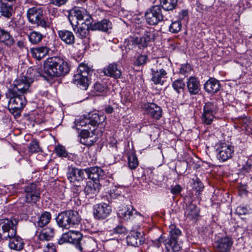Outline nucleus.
Returning <instances> with one entry per match:
<instances>
[{"instance_id":"obj_3","label":"nucleus","mask_w":252,"mask_h":252,"mask_svg":"<svg viewBox=\"0 0 252 252\" xmlns=\"http://www.w3.org/2000/svg\"><path fill=\"white\" fill-rule=\"evenodd\" d=\"M155 32L153 29L147 28L144 30L140 37L129 36L125 41L126 47L133 49L137 47L139 49H144L150 46L155 39Z\"/></svg>"},{"instance_id":"obj_60","label":"nucleus","mask_w":252,"mask_h":252,"mask_svg":"<svg viewBox=\"0 0 252 252\" xmlns=\"http://www.w3.org/2000/svg\"><path fill=\"white\" fill-rule=\"evenodd\" d=\"M49 3L56 6H61L66 3L68 0H48Z\"/></svg>"},{"instance_id":"obj_37","label":"nucleus","mask_w":252,"mask_h":252,"mask_svg":"<svg viewBox=\"0 0 252 252\" xmlns=\"http://www.w3.org/2000/svg\"><path fill=\"white\" fill-rule=\"evenodd\" d=\"M0 42L3 43L6 46H11L14 44V40L8 32L0 29Z\"/></svg>"},{"instance_id":"obj_8","label":"nucleus","mask_w":252,"mask_h":252,"mask_svg":"<svg viewBox=\"0 0 252 252\" xmlns=\"http://www.w3.org/2000/svg\"><path fill=\"white\" fill-rule=\"evenodd\" d=\"M43 17V9L41 7H32L29 8L27 12V17L30 23L46 28L47 24Z\"/></svg>"},{"instance_id":"obj_7","label":"nucleus","mask_w":252,"mask_h":252,"mask_svg":"<svg viewBox=\"0 0 252 252\" xmlns=\"http://www.w3.org/2000/svg\"><path fill=\"white\" fill-rule=\"evenodd\" d=\"M32 82V79L28 76H23L16 80L11 88L7 90L9 92V95L18 94L25 95L26 94L31 92L30 87Z\"/></svg>"},{"instance_id":"obj_15","label":"nucleus","mask_w":252,"mask_h":252,"mask_svg":"<svg viewBox=\"0 0 252 252\" xmlns=\"http://www.w3.org/2000/svg\"><path fill=\"white\" fill-rule=\"evenodd\" d=\"M82 234L78 231L69 230L63 233L58 240L59 244L69 243L74 245L76 249L78 245Z\"/></svg>"},{"instance_id":"obj_28","label":"nucleus","mask_w":252,"mask_h":252,"mask_svg":"<svg viewBox=\"0 0 252 252\" xmlns=\"http://www.w3.org/2000/svg\"><path fill=\"white\" fill-rule=\"evenodd\" d=\"M142 235L139 232L133 231L126 237V241L128 245L138 247L144 242Z\"/></svg>"},{"instance_id":"obj_35","label":"nucleus","mask_w":252,"mask_h":252,"mask_svg":"<svg viewBox=\"0 0 252 252\" xmlns=\"http://www.w3.org/2000/svg\"><path fill=\"white\" fill-rule=\"evenodd\" d=\"M185 215L189 220L196 219L199 216V209L196 205L190 203L187 206Z\"/></svg>"},{"instance_id":"obj_52","label":"nucleus","mask_w":252,"mask_h":252,"mask_svg":"<svg viewBox=\"0 0 252 252\" xmlns=\"http://www.w3.org/2000/svg\"><path fill=\"white\" fill-rule=\"evenodd\" d=\"M94 89L96 92L102 93L103 94H105L107 91L106 86L98 82L95 83L94 85Z\"/></svg>"},{"instance_id":"obj_30","label":"nucleus","mask_w":252,"mask_h":252,"mask_svg":"<svg viewBox=\"0 0 252 252\" xmlns=\"http://www.w3.org/2000/svg\"><path fill=\"white\" fill-rule=\"evenodd\" d=\"M252 160L248 157L240 155L237 160L238 166L240 170L244 173L249 172L252 169Z\"/></svg>"},{"instance_id":"obj_2","label":"nucleus","mask_w":252,"mask_h":252,"mask_svg":"<svg viewBox=\"0 0 252 252\" xmlns=\"http://www.w3.org/2000/svg\"><path fill=\"white\" fill-rule=\"evenodd\" d=\"M69 71L68 63L63 59L54 56L44 62L43 76L50 78L64 76Z\"/></svg>"},{"instance_id":"obj_5","label":"nucleus","mask_w":252,"mask_h":252,"mask_svg":"<svg viewBox=\"0 0 252 252\" xmlns=\"http://www.w3.org/2000/svg\"><path fill=\"white\" fill-rule=\"evenodd\" d=\"M169 228V236L164 241L166 251L168 252H178L182 248V241L180 239L181 231L174 224H171Z\"/></svg>"},{"instance_id":"obj_31","label":"nucleus","mask_w":252,"mask_h":252,"mask_svg":"<svg viewBox=\"0 0 252 252\" xmlns=\"http://www.w3.org/2000/svg\"><path fill=\"white\" fill-rule=\"evenodd\" d=\"M60 38L66 44L73 45L75 43V36L72 32L67 30H62L58 32Z\"/></svg>"},{"instance_id":"obj_40","label":"nucleus","mask_w":252,"mask_h":252,"mask_svg":"<svg viewBox=\"0 0 252 252\" xmlns=\"http://www.w3.org/2000/svg\"><path fill=\"white\" fill-rule=\"evenodd\" d=\"M14 12L13 6L7 3H2L0 7L1 15L7 18H9Z\"/></svg>"},{"instance_id":"obj_43","label":"nucleus","mask_w":252,"mask_h":252,"mask_svg":"<svg viewBox=\"0 0 252 252\" xmlns=\"http://www.w3.org/2000/svg\"><path fill=\"white\" fill-rule=\"evenodd\" d=\"M89 122V119L87 117H80L78 119L75 120V124L76 127V129L78 130L80 129L81 127L83 126L87 127L88 126L89 128L90 126Z\"/></svg>"},{"instance_id":"obj_13","label":"nucleus","mask_w":252,"mask_h":252,"mask_svg":"<svg viewBox=\"0 0 252 252\" xmlns=\"http://www.w3.org/2000/svg\"><path fill=\"white\" fill-rule=\"evenodd\" d=\"M97 247V243L95 239L82 235L76 249L80 252H93Z\"/></svg>"},{"instance_id":"obj_49","label":"nucleus","mask_w":252,"mask_h":252,"mask_svg":"<svg viewBox=\"0 0 252 252\" xmlns=\"http://www.w3.org/2000/svg\"><path fill=\"white\" fill-rule=\"evenodd\" d=\"M55 151L59 157L66 158L68 156V153L65 148L61 145H58L55 147Z\"/></svg>"},{"instance_id":"obj_46","label":"nucleus","mask_w":252,"mask_h":252,"mask_svg":"<svg viewBox=\"0 0 252 252\" xmlns=\"http://www.w3.org/2000/svg\"><path fill=\"white\" fill-rule=\"evenodd\" d=\"M78 71L79 73L76 75H83V76H88L92 72V70L87 65L82 63L79 65Z\"/></svg>"},{"instance_id":"obj_45","label":"nucleus","mask_w":252,"mask_h":252,"mask_svg":"<svg viewBox=\"0 0 252 252\" xmlns=\"http://www.w3.org/2000/svg\"><path fill=\"white\" fill-rule=\"evenodd\" d=\"M182 28V24L180 21H173L169 26V32L173 33H178Z\"/></svg>"},{"instance_id":"obj_29","label":"nucleus","mask_w":252,"mask_h":252,"mask_svg":"<svg viewBox=\"0 0 252 252\" xmlns=\"http://www.w3.org/2000/svg\"><path fill=\"white\" fill-rule=\"evenodd\" d=\"M188 91L191 95L198 94L200 90V84L198 79L196 77H190L187 82Z\"/></svg>"},{"instance_id":"obj_44","label":"nucleus","mask_w":252,"mask_h":252,"mask_svg":"<svg viewBox=\"0 0 252 252\" xmlns=\"http://www.w3.org/2000/svg\"><path fill=\"white\" fill-rule=\"evenodd\" d=\"M172 87L178 94H180L184 91L185 84L182 79H177L173 82Z\"/></svg>"},{"instance_id":"obj_32","label":"nucleus","mask_w":252,"mask_h":252,"mask_svg":"<svg viewBox=\"0 0 252 252\" xmlns=\"http://www.w3.org/2000/svg\"><path fill=\"white\" fill-rule=\"evenodd\" d=\"M112 28L111 23L107 19H103L100 22L94 23L91 26L92 30H98L102 32L108 31Z\"/></svg>"},{"instance_id":"obj_56","label":"nucleus","mask_w":252,"mask_h":252,"mask_svg":"<svg viewBox=\"0 0 252 252\" xmlns=\"http://www.w3.org/2000/svg\"><path fill=\"white\" fill-rule=\"evenodd\" d=\"M193 188L196 189L198 194L203 189L204 186L198 178L193 181Z\"/></svg>"},{"instance_id":"obj_48","label":"nucleus","mask_w":252,"mask_h":252,"mask_svg":"<svg viewBox=\"0 0 252 252\" xmlns=\"http://www.w3.org/2000/svg\"><path fill=\"white\" fill-rule=\"evenodd\" d=\"M29 151L31 153H39L42 151L37 140H33L31 141L29 146Z\"/></svg>"},{"instance_id":"obj_19","label":"nucleus","mask_w":252,"mask_h":252,"mask_svg":"<svg viewBox=\"0 0 252 252\" xmlns=\"http://www.w3.org/2000/svg\"><path fill=\"white\" fill-rule=\"evenodd\" d=\"M167 68L151 69V81L155 85H163L167 78Z\"/></svg>"},{"instance_id":"obj_51","label":"nucleus","mask_w":252,"mask_h":252,"mask_svg":"<svg viewBox=\"0 0 252 252\" xmlns=\"http://www.w3.org/2000/svg\"><path fill=\"white\" fill-rule=\"evenodd\" d=\"M147 56L144 55H140L137 56L134 62V65L139 66L145 64L147 63Z\"/></svg>"},{"instance_id":"obj_4","label":"nucleus","mask_w":252,"mask_h":252,"mask_svg":"<svg viewBox=\"0 0 252 252\" xmlns=\"http://www.w3.org/2000/svg\"><path fill=\"white\" fill-rule=\"evenodd\" d=\"M80 220L78 212L73 210L61 212L56 218L58 226L66 229L74 227L80 222Z\"/></svg>"},{"instance_id":"obj_34","label":"nucleus","mask_w":252,"mask_h":252,"mask_svg":"<svg viewBox=\"0 0 252 252\" xmlns=\"http://www.w3.org/2000/svg\"><path fill=\"white\" fill-rule=\"evenodd\" d=\"M49 49L46 46H41L31 49V53L33 57L37 60H40L49 53Z\"/></svg>"},{"instance_id":"obj_59","label":"nucleus","mask_w":252,"mask_h":252,"mask_svg":"<svg viewBox=\"0 0 252 252\" xmlns=\"http://www.w3.org/2000/svg\"><path fill=\"white\" fill-rule=\"evenodd\" d=\"M113 232L116 234H125L126 232V229L122 225L119 224L114 228Z\"/></svg>"},{"instance_id":"obj_1","label":"nucleus","mask_w":252,"mask_h":252,"mask_svg":"<svg viewBox=\"0 0 252 252\" xmlns=\"http://www.w3.org/2000/svg\"><path fill=\"white\" fill-rule=\"evenodd\" d=\"M18 220L11 217L0 219V239L9 240L8 247L11 250L20 251L24 248V243L21 238L17 235V225Z\"/></svg>"},{"instance_id":"obj_57","label":"nucleus","mask_w":252,"mask_h":252,"mask_svg":"<svg viewBox=\"0 0 252 252\" xmlns=\"http://www.w3.org/2000/svg\"><path fill=\"white\" fill-rule=\"evenodd\" d=\"M236 211L239 216L247 215L249 213V210L246 206H239L236 208Z\"/></svg>"},{"instance_id":"obj_25","label":"nucleus","mask_w":252,"mask_h":252,"mask_svg":"<svg viewBox=\"0 0 252 252\" xmlns=\"http://www.w3.org/2000/svg\"><path fill=\"white\" fill-rule=\"evenodd\" d=\"M220 82L214 78H210L204 85L205 91L211 94L217 93L220 90Z\"/></svg>"},{"instance_id":"obj_39","label":"nucleus","mask_w":252,"mask_h":252,"mask_svg":"<svg viewBox=\"0 0 252 252\" xmlns=\"http://www.w3.org/2000/svg\"><path fill=\"white\" fill-rule=\"evenodd\" d=\"M51 219V215L48 212H44L38 218L36 222L37 226L42 228L49 223Z\"/></svg>"},{"instance_id":"obj_54","label":"nucleus","mask_w":252,"mask_h":252,"mask_svg":"<svg viewBox=\"0 0 252 252\" xmlns=\"http://www.w3.org/2000/svg\"><path fill=\"white\" fill-rule=\"evenodd\" d=\"M191 68L189 64H182L180 69V73L187 76L191 71Z\"/></svg>"},{"instance_id":"obj_21","label":"nucleus","mask_w":252,"mask_h":252,"mask_svg":"<svg viewBox=\"0 0 252 252\" xmlns=\"http://www.w3.org/2000/svg\"><path fill=\"white\" fill-rule=\"evenodd\" d=\"M233 244V241L228 236L222 237L214 243L215 248L220 252H228Z\"/></svg>"},{"instance_id":"obj_33","label":"nucleus","mask_w":252,"mask_h":252,"mask_svg":"<svg viewBox=\"0 0 252 252\" xmlns=\"http://www.w3.org/2000/svg\"><path fill=\"white\" fill-rule=\"evenodd\" d=\"M73 81L78 87L83 90H86L89 85L88 76L83 75H74Z\"/></svg>"},{"instance_id":"obj_12","label":"nucleus","mask_w":252,"mask_h":252,"mask_svg":"<svg viewBox=\"0 0 252 252\" xmlns=\"http://www.w3.org/2000/svg\"><path fill=\"white\" fill-rule=\"evenodd\" d=\"M141 108L145 115L157 120H159L162 116L161 108L155 103H143L141 105Z\"/></svg>"},{"instance_id":"obj_23","label":"nucleus","mask_w":252,"mask_h":252,"mask_svg":"<svg viewBox=\"0 0 252 252\" xmlns=\"http://www.w3.org/2000/svg\"><path fill=\"white\" fill-rule=\"evenodd\" d=\"M100 186L99 182L89 181L84 189L86 197L88 199L94 198L98 193Z\"/></svg>"},{"instance_id":"obj_11","label":"nucleus","mask_w":252,"mask_h":252,"mask_svg":"<svg viewBox=\"0 0 252 252\" xmlns=\"http://www.w3.org/2000/svg\"><path fill=\"white\" fill-rule=\"evenodd\" d=\"M118 216L127 221H132L141 218V215L131 206H120L118 211Z\"/></svg>"},{"instance_id":"obj_27","label":"nucleus","mask_w":252,"mask_h":252,"mask_svg":"<svg viewBox=\"0 0 252 252\" xmlns=\"http://www.w3.org/2000/svg\"><path fill=\"white\" fill-rule=\"evenodd\" d=\"M236 128L240 127L242 130H246L250 132L252 130V120L248 117H239L234 122Z\"/></svg>"},{"instance_id":"obj_17","label":"nucleus","mask_w":252,"mask_h":252,"mask_svg":"<svg viewBox=\"0 0 252 252\" xmlns=\"http://www.w3.org/2000/svg\"><path fill=\"white\" fill-rule=\"evenodd\" d=\"M68 20L72 26V23H75V21H84L83 22H91V17L87 13V11L83 8H75L68 15Z\"/></svg>"},{"instance_id":"obj_24","label":"nucleus","mask_w":252,"mask_h":252,"mask_svg":"<svg viewBox=\"0 0 252 252\" xmlns=\"http://www.w3.org/2000/svg\"><path fill=\"white\" fill-rule=\"evenodd\" d=\"M67 176L70 182L73 183L82 181L85 178V170L70 167L68 168Z\"/></svg>"},{"instance_id":"obj_36","label":"nucleus","mask_w":252,"mask_h":252,"mask_svg":"<svg viewBox=\"0 0 252 252\" xmlns=\"http://www.w3.org/2000/svg\"><path fill=\"white\" fill-rule=\"evenodd\" d=\"M54 228L47 227L41 231L38 235V238L41 241H49L54 236Z\"/></svg>"},{"instance_id":"obj_26","label":"nucleus","mask_w":252,"mask_h":252,"mask_svg":"<svg viewBox=\"0 0 252 252\" xmlns=\"http://www.w3.org/2000/svg\"><path fill=\"white\" fill-rule=\"evenodd\" d=\"M85 172L87 177L91 179L90 181H94L98 182L100 178L104 176V171L98 167H92L85 169Z\"/></svg>"},{"instance_id":"obj_41","label":"nucleus","mask_w":252,"mask_h":252,"mask_svg":"<svg viewBox=\"0 0 252 252\" xmlns=\"http://www.w3.org/2000/svg\"><path fill=\"white\" fill-rule=\"evenodd\" d=\"M178 0H160V6L165 11H171L175 8Z\"/></svg>"},{"instance_id":"obj_62","label":"nucleus","mask_w":252,"mask_h":252,"mask_svg":"<svg viewBox=\"0 0 252 252\" xmlns=\"http://www.w3.org/2000/svg\"><path fill=\"white\" fill-rule=\"evenodd\" d=\"M89 117L88 119H89V124L91 126H92L93 123L96 121V120L98 119V117H99V115L96 113H89L88 114Z\"/></svg>"},{"instance_id":"obj_42","label":"nucleus","mask_w":252,"mask_h":252,"mask_svg":"<svg viewBox=\"0 0 252 252\" xmlns=\"http://www.w3.org/2000/svg\"><path fill=\"white\" fill-rule=\"evenodd\" d=\"M44 36L40 32L36 31H32L28 35L30 42L33 44L39 43L43 38Z\"/></svg>"},{"instance_id":"obj_6","label":"nucleus","mask_w":252,"mask_h":252,"mask_svg":"<svg viewBox=\"0 0 252 252\" xmlns=\"http://www.w3.org/2000/svg\"><path fill=\"white\" fill-rule=\"evenodd\" d=\"M6 96L9 99L8 108L15 117L21 116V112L27 103L25 95L20 94H13L9 95V92L6 93Z\"/></svg>"},{"instance_id":"obj_50","label":"nucleus","mask_w":252,"mask_h":252,"mask_svg":"<svg viewBox=\"0 0 252 252\" xmlns=\"http://www.w3.org/2000/svg\"><path fill=\"white\" fill-rule=\"evenodd\" d=\"M121 189L120 188H114L110 191V196L112 198L116 199L119 198L121 199H124V196L121 195L122 192Z\"/></svg>"},{"instance_id":"obj_18","label":"nucleus","mask_w":252,"mask_h":252,"mask_svg":"<svg viewBox=\"0 0 252 252\" xmlns=\"http://www.w3.org/2000/svg\"><path fill=\"white\" fill-rule=\"evenodd\" d=\"M111 212V207L105 203L96 204L93 208V215L96 220L105 219L110 215Z\"/></svg>"},{"instance_id":"obj_38","label":"nucleus","mask_w":252,"mask_h":252,"mask_svg":"<svg viewBox=\"0 0 252 252\" xmlns=\"http://www.w3.org/2000/svg\"><path fill=\"white\" fill-rule=\"evenodd\" d=\"M90 132L88 129H82L80 132V142L85 145L91 146L95 141L92 139V137L90 136Z\"/></svg>"},{"instance_id":"obj_63","label":"nucleus","mask_w":252,"mask_h":252,"mask_svg":"<svg viewBox=\"0 0 252 252\" xmlns=\"http://www.w3.org/2000/svg\"><path fill=\"white\" fill-rule=\"evenodd\" d=\"M105 112L106 113H108V114H111L114 111V108L113 107L109 105V106H106L105 108V110H104Z\"/></svg>"},{"instance_id":"obj_55","label":"nucleus","mask_w":252,"mask_h":252,"mask_svg":"<svg viewBox=\"0 0 252 252\" xmlns=\"http://www.w3.org/2000/svg\"><path fill=\"white\" fill-rule=\"evenodd\" d=\"M121 97L122 101L123 103L126 104L131 100L132 96L128 92L124 91L121 94Z\"/></svg>"},{"instance_id":"obj_22","label":"nucleus","mask_w":252,"mask_h":252,"mask_svg":"<svg viewBox=\"0 0 252 252\" xmlns=\"http://www.w3.org/2000/svg\"><path fill=\"white\" fill-rule=\"evenodd\" d=\"M104 75L115 79L120 78L122 75L121 68L116 63H109L103 69Z\"/></svg>"},{"instance_id":"obj_10","label":"nucleus","mask_w":252,"mask_h":252,"mask_svg":"<svg viewBox=\"0 0 252 252\" xmlns=\"http://www.w3.org/2000/svg\"><path fill=\"white\" fill-rule=\"evenodd\" d=\"M218 110V108L216 103L212 102H206L204 106L201 115L202 122L206 125L211 124Z\"/></svg>"},{"instance_id":"obj_20","label":"nucleus","mask_w":252,"mask_h":252,"mask_svg":"<svg viewBox=\"0 0 252 252\" xmlns=\"http://www.w3.org/2000/svg\"><path fill=\"white\" fill-rule=\"evenodd\" d=\"M91 23V22H82L79 27H78L79 23L77 21H75V23H72V27L73 31L78 37L81 38H88L89 34Z\"/></svg>"},{"instance_id":"obj_16","label":"nucleus","mask_w":252,"mask_h":252,"mask_svg":"<svg viewBox=\"0 0 252 252\" xmlns=\"http://www.w3.org/2000/svg\"><path fill=\"white\" fill-rule=\"evenodd\" d=\"M217 152L218 159L221 162H224L232 158L234 153V148L232 145L223 143L220 144Z\"/></svg>"},{"instance_id":"obj_14","label":"nucleus","mask_w":252,"mask_h":252,"mask_svg":"<svg viewBox=\"0 0 252 252\" xmlns=\"http://www.w3.org/2000/svg\"><path fill=\"white\" fill-rule=\"evenodd\" d=\"M24 190L26 202L35 203L39 200L40 191L36 184L32 183L27 185L25 188Z\"/></svg>"},{"instance_id":"obj_64","label":"nucleus","mask_w":252,"mask_h":252,"mask_svg":"<svg viewBox=\"0 0 252 252\" xmlns=\"http://www.w3.org/2000/svg\"><path fill=\"white\" fill-rule=\"evenodd\" d=\"M163 241V238L161 236L159 237L158 239L156 240V242L157 243H156V245L159 247V244Z\"/></svg>"},{"instance_id":"obj_53","label":"nucleus","mask_w":252,"mask_h":252,"mask_svg":"<svg viewBox=\"0 0 252 252\" xmlns=\"http://www.w3.org/2000/svg\"><path fill=\"white\" fill-rule=\"evenodd\" d=\"M106 119V117L104 115H100L98 117V119L96 120L95 122L92 125V126H104L105 125V120Z\"/></svg>"},{"instance_id":"obj_61","label":"nucleus","mask_w":252,"mask_h":252,"mask_svg":"<svg viewBox=\"0 0 252 252\" xmlns=\"http://www.w3.org/2000/svg\"><path fill=\"white\" fill-rule=\"evenodd\" d=\"M182 190V188L180 185H176L175 186H172L170 192L174 195L180 193Z\"/></svg>"},{"instance_id":"obj_47","label":"nucleus","mask_w":252,"mask_h":252,"mask_svg":"<svg viewBox=\"0 0 252 252\" xmlns=\"http://www.w3.org/2000/svg\"><path fill=\"white\" fill-rule=\"evenodd\" d=\"M138 164L137 158L135 155L132 154L128 156V164L130 169H135Z\"/></svg>"},{"instance_id":"obj_9","label":"nucleus","mask_w":252,"mask_h":252,"mask_svg":"<svg viewBox=\"0 0 252 252\" xmlns=\"http://www.w3.org/2000/svg\"><path fill=\"white\" fill-rule=\"evenodd\" d=\"M145 19L150 25H156L163 20V15L160 5H156L148 9L146 12Z\"/></svg>"},{"instance_id":"obj_58","label":"nucleus","mask_w":252,"mask_h":252,"mask_svg":"<svg viewBox=\"0 0 252 252\" xmlns=\"http://www.w3.org/2000/svg\"><path fill=\"white\" fill-rule=\"evenodd\" d=\"M188 12L186 10H183L179 13L177 21H186L188 19Z\"/></svg>"}]
</instances>
